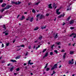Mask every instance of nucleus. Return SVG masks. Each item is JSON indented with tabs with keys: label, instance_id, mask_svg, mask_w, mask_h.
Instances as JSON below:
<instances>
[{
	"label": "nucleus",
	"instance_id": "f257e3e1",
	"mask_svg": "<svg viewBox=\"0 0 76 76\" xmlns=\"http://www.w3.org/2000/svg\"><path fill=\"white\" fill-rule=\"evenodd\" d=\"M12 6V5H8L7 6H6V7L4 8V9H5V10H7V9H9L10 7H11Z\"/></svg>",
	"mask_w": 76,
	"mask_h": 76
},
{
	"label": "nucleus",
	"instance_id": "f03ea898",
	"mask_svg": "<svg viewBox=\"0 0 76 76\" xmlns=\"http://www.w3.org/2000/svg\"><path fill=\"white\" fill-rule=\"evenodd\" d=\"M45 18V16H44V15L42 14L40 15L39 19H43V18Z\"/></svg>",
	"mask_w": 76,
	"mask_h": 76
},
{
	"label": "nucleus",
	"instance_id": "7ed1b4c3",
	"mask_svg": "<svg viewBox=\"0 0 76 76\" xmlns=\"http://www.w3.org/2000/svg\"><path fill=\"white\" fill-rule=\"evenodd\" d=\"M74 59H72L71 60H69V64H73V63H74V62L73 61Z\"/></svg>",
	"mask_w": 76,
	"mask_h": 76
},
{
	"label": "nucleus",
	"instance_id": "20e7f679",
	"mask_svg": "<svg viewBox=\"0 0 76 76\" xmlns=\"http://www.w3.org/2000/svg\"><path fill=\"white\" fill-rule=\"evenodd\" d=\"M72 36H73V38H76V34L74 33H72V34L70 35L69 36V37H72Z\"/></svg>",
	"mask_w": 76,
	"mask_h": 76
},
{
	"label": "nucleus",
	"instance_id": "39448f33",
	"mask_svg": "<svg viewBox=\"0 0 76 76\" xmlns=\"http://www.w3.org/2000/svg\"><path fill=\"white\" fill-rule=\"evenodd\" d=\"M12 4H15L16 5H17L18 4V2H15L14 1H11Z\"/></svg>",
	"mask_w": 76,
	"mask_h": 76
},
{
	"label": "nucleus",
	"instance_id": "423d86ee",
	"mask_svg": "<svg viewBox=\"0 0 76 76\" xmlns=\"http://www.w3.org/2000/svg\"><path fill=\"white\" fill-rule=\"evenodd\" d=\"M69 23L70 25H72V24H73V23H74V21L73 20H72L69 21Z\"/></svg>",
	"mask_w": 76,
	"mask_h": 76
},
{
	"label": "nucleus",
	"instance_id": "0eeeda50",
	"mask_svg": "<svg viewBox=\"0 0 76 76\" xmlns=\"http://www.w3.org/2000/svg\"><path fill=\"white\" fill-rule=\"evenodd\" d=\"M25 16H24L23 15L22 16V18H20V20H23V19H25Z\"/></svg>",
	"mask_w": 76,
	"mask_h": 76
},
{
	"label": "nucleus",
	"instance_id": "6e6552de",
	"mask_svg": "<svg viewBox=\"0 0 76 76\" xmlns=\"http://www.w3.org/2000/svg\"><path fill=\"white\" fill-rule=\"evenodd\" d=\"M6 6V4L4 3L2 4V5H1V7H5V6Z\"/></svg>",
	"mask_w": 76,
	"mask_h": 76
},
{
	"label": "nucleus",
	"instance_id": "1a4fd4ad",
	"mask_svg": "<svg viewBox=\"0 0 76 76\" xmlns=\"http://www.w3.org/2000/svg\"><path fill=\"white\" fill-rule=\"evenodd\" d=\"M52 5V4H50L48 5L49 6V8L50 9H52V6H51V5Z\"/></svg>",
	"mask_w": 76,
	"mask_h": 76
},
{
	"label": "nucleus",
	"instance_id": "9d476101",
	"mask_svg": "<svg viewBox=\"0 0 76 76\" xmlns=\"http://www.w3.org/2000/svg\"><path fill=\"white\" fill-rule=\"evenodd\" d=\"M6 31H5V32H3V34H4L5 33V35L7 36V35H8V34H9V33L8 32H7V33H6Z\"/></svg>",
	"mask_w": 76,
	"mask_h": 76
},
{
	"label": "nucleus",
	"instance_id": "9b49d317",
	"mask_svg": "<svg viewBox=\"0 0 76 76\" xmlns=\"http://www.w3.org/2000/svg\"><path fill=\"white\" fill-rule=\"evenodd\" d=\"M53 67L57 69V64H55L53 66Z\"/></svg>",
	"mask_w": 76,
	"mask_h": 76
},
{
	"label": "nucleus",
	"instance_id": "f8f14e48",
	"mask_svg": "<svg viewBox=\"0 0 76 76\" xmlns=\"http://www.w3.org/2000/svg\"><path fill=\"white\" fill-rule=\"evenodd\" d=\"M34 20V17L31 18H30V21L31 22H32V21H33Z\"/></svg>",
	"mask_w": 76,
	"mask_h": 76
},
{
	"label": "nucleus",
	"instance_id": "ddd939ff",
	"mask_svg": "<svg viewBox=\"0 0 76 76\" xmlns=\"http://www.w3.org/2000/svg\"><path fill=\"white\" fill-rule=\"evenodd\" d=\"M11 61H12V62H13V63H14V62H17L15 60H13V59H12L11 60Z\"/></svg>",
	"mask_w": 76,
	"mask_h": 76
},
{
	"label": "nucleus",
	"instance_id": "4468645a",
	"mask_svg": "<svg viewBox=\"0 0 76 76\" xmlns=\"http://www.w3.org/2000/svg\"><path fill=\"white\" fill-rule=\"evenodd\" d=\"M20 56H17V57H16L15 58L16 60H17V59H18L19 58H20Z\"/></svg>",
	"mask_w": 76,
	"mask_h": 76
},
{
	"label": "nucleus",
	"instance_id": "2eb2a0df",
	"mask_svg": "<svg viewBox=\"0 0 76 76\" xmlns=\"http://www.w3.org/2000/svg\"><path fill=\"white\" fill-rule=\"evenodd\" d=\"M13 69H14V66H12V67L10 69V71L11 72H12L13 70Z\"/></svg>",
	"mask_w": 76,
	"mask_h": 76
},
{
	"label": "nucleus",
	"instance_id": "dca6fc26",
	"mask_svg": "<svg viewBox=\"0 0 76 76\" xmlns=\"http://www.w3.org/2000/svg\"><path fill=\"white\" fill-rule=\"evenodd\" d=\"M58 35V33H56V35L54 37V38H58V36L57 35Z\"/></svg>",
	"mask_w": 76,
	"mask_h": 76
},
{
	"label": "nucleus",
	"instance_id": "f3484780",
	"mask_svg": "<svg viewBox=\"0 0 76 76\" xmlns=\"http://www.w3.org/2000/svg\"><path fill=\"white\" fill-rule=\"evenodd\" d=\"M46 27H47V26H42L41 28L42 29H45L46 28Z\"/></svg>",
	"mask_w": 76,
	"mask_h": 76
},
{
	"label": "nucleus",
	"instance_id": "a211bd4d",
	"mask_svg": "<svg viewBox=\"0 0 76 76\" xmlns=\"http://www.w3.org/2000/svg\"><path fill=\"white\" fill-rule=\"evenodd\" d=\"M38 28H39L38 27H37L36 28H34V30L37 31V30H38Z\"/></svg>",
	"mask_w": 76,
	"mask_h": 76
},
{
	"label": "nucleus",
	"instance_id": "6ab92c4d",
	"mask_svg": "<svg viewBox=\"0 0 76 76\" xmlns=\"http://www.w3.org/2000/svg\"><path fill=\"white\" fill-rule=\"evenodd\" d=\"M48 52H47L45 53V56L47 57V56H48Z\"/></svg>",
	"mask_w": 76,
	"mask_h": 76
},
{
	"label": "nucleus",
	"instance_id": "aec40b11",
	"mask_svg": "<svg viewBox=\"0 0 76 76\" xmlns=\"http://www.w3.org/2000/svg\"><path fill=\"white\" fill-rule=\"evenodd\" d=\"M56 44L57 45H60L61 43H60V42H56Z\"/></svg>",
	"mask_w": 76,
	"mask_h": 76
},
{
	"label": "nucleus",
	"instance_id": "412c9836",
	"mask_svg": "<svg viewBox=\"0 0 76 76\" xmlns=\"http://www.w3.org/2000/svg\"><path fill=\"white\" fill-rule=\"evenodd\" d=\"M54 46V45H52L51 46V48H52V50H53V48H54L53 47Z\"/></svg>",
	"mask_w": 76,
	"mask_h": 76
},
{
	"label": "nucleus",
	"instance_id": "4be33fe9",
	"mask_svg": "<svg viewBox=\"0 0 76 76\" xmlns=\"http://www.w3.org/2000/svg\"><path fill=\"white\" fill-rule=\"evenodd\" d=\"M42 36H40L39 37V39H40V40H41V39H42Z\"/></svg>",
	"mask_w": 76,
	"mask_h": 76
},
{
	"label": "nucleus",
	"instance_id": "5701e85b",
	"mask_svg": "<svg viewBox=\"0 0 76 76\" xmlns=\"http://www.w3.org/2000/svg\"><path fill=\"white\" fill-rule=\"evenodd\" d=\"M70 54H74V52H73V51H70Z\"/></svg>",
	"mask_w": 76,
	"mask_h": 76
},
{
	"label": "nucleus",
	"instance_id": "b1692460",
	"mask_svg": "<svg viewBox=\"0 0 76 76\" xmlns=\"http://www.w3.org/2000/svg\"><path fill=\"white\" fill-rule=\"evenodd\" d=\"M41 15V14H39L37 15L36 17L37 18H39V16Z\"/></svg>",
	"mask_w": 76,
	"mask_h": 76
},
{
	"label": "nucleus",
	"instance_id": "393cba45",
	"mask_svg": "<svg viewBox=\"0 0 76 76\" xmlns=\"http://www.w3.org/2000/svg\"><path fill=\"white\" fill-rule=\"evenodd\" d=\"M48 63H47L46 64V65L44 68V69H46L47 67V66H48Z\"/></svg>",
	"mask_w": 76,
	"mask_h": 76
},
{
	"label": "nucleus",
	"instance_id": "a878e982",
	"mask_svg": "<svg viewBox=\"0 0 76 76\" xmlns=\"http://www.w3.org/2000/svg\"><path fill=\"white\" fill-rule=\"evenodd\" d=\"M3 28H4V29H6V25H4Z\"/></svg>",
	"mask_w": 76,
	"mask_h": 76
},
{
	"label": "nucleus",
	"instance_id": "bb28decb",
	"mask_svg": "<svg viewBox=\"0 0 76 76\" xmlns=\"http://www.w3.org/2000/svg\"><path fill=\"white\" fill-rule=\"evenodd\" d=\"M60 9H61V8H59L58 9H57L56 10V13L57 12H58V11H59V10H60Z\"/></svg>",
	"mask_w": 76,
	"mask_h": 76
},
{
	"label": "nucleus",
	"instance_id": "cd10ccee",
	"mask_svg": "<svg viewBox=\"0 0 76 76\" xmlns=\"http://www.w3.org/2000/svg\"><path fill=\"white\" fill-rule=\"evenodd\" d=\"M46 50H47V49H44V50H43L42 52L43 53H44V52H45V51H46Z\"/></svg>",
	"mask_w": 76,
	"mask_h": 76
},
{
	"label": "nucleus",
	"instance_id": "c85d7f7f",
	"mask_svg": "<svg viewBox=\"0 0 76 76\" xmlns=\"http://www.w3.org/2000/svg\"><path fill=\"white\" fill-rule=\"evenodd\" d=\"M70 18H71V16H69V17L68 18H67V21H69V20L70 19Z\"/></svg>",
	"mask_w": 76,
	"mask_h": 76
},
{
	"label": "nucleus",
	"instance_id": "c756f323",
	"mask_svg": "<svg viewBox=\"0 0 76 76\" xmlns=\"http://www.w3.org/2000/svg\"><path fill=\"white\" fill-rule=\"evenodd\" d=\"M56 4H55V3H54V4L53 5V7H56Z\"/></svg>",
	"mask_w": 76,
	"mask_h": 76
},
{
	"label": "nucleus",
	"instance_id": "7c9ffc66",
	"mask_svg": "<svg viewBox=\"0 0 76 76\" xmlns=\"http://www.w3.org/2000/svg\"><path fill=\"white\" fill-rule=\"evenodd\" d=\"M54 51L55 52V53H56V54H57V53H58V51H57V50H54Z\"/></svg>",
	"mask_w": 76,
	"mask_h": 76
},
{
	"label": "nucleus",
	"instance_id": "2f4dec72",
	"mask_svg": "<svg viewBox=\"0 0 76 76\" xmlns=\"http://www.w3.org/2000/svg\"><path fill=\"white\" fill-rule=\"evenodd\" d=\"M18 3L17 2V5H18V4H20L21 3V2L18 1Z\"/></svg>",
	"mask_w": 76,
	"mask_h": 76
},
{
	"label": "nucleus",
	"instance_id": "473e14b6",
	"mask_svg": "<svg viewBox=\"0 0 76 76\" xmlns=\"http://www.w3.org/2000/svg\"><path fill=\"white\" fill-rule=\"evenodd\" d=\"M9 44H10V43H6V45L7 47V46H8L9 45Z\"/></svg>",
	"mask_w": 76,
	"mask_h": 76
},
{
	"label": "nucleus",
	"instance_id": "72a5a7b5",
	"mask_svg": "<svg viewBox=\"0 0 76 76\" xmlns=\"http://www.w3.org/2000/svg\"><path fill=\"white\" fill-rule=\"evenodd\" d=\"M29 19H30V17H28L26 19V20H29Z\"/></svg>",
	"mask_w": 76,
	"mask_h": 76
},
{
	"label": "nucleus",
	"instance_id": "f704fd0d",
	"mask_svg": "<svg viewBox=\"0 0 76 76\" xmlns=\"http://www.w3.org/2000/svg\"><path fill=\"white\" fill-rule=\"evenodd\" d=\"M28 49H31V45H30L28 47Z\"/></svg>",
	"mask_w": 76,
	"mask_h": 76
},
{
	"label": "nucleus",
	"instance_id": "c9c22d12",
	"mask_svg": "<svg viewBox=\"0 0 76 76\" xmlns=\"http://www.w3.org/2000/svg\"><path fill=\"white\" fill-rule=\"evenodd\" d=\"M60 13H61V12H56V14H57V15H60Z\"/></svg>",
	"mask_w": 76,
	"mask_h": 76
},
{
	"label": "nucleus",
	"instance_id": "e433bc0d",
	"mask_svg": "<svg viewBox=\"0 0 76 76\" xmlns=\"http://www.w3.org/2000/svg\"><path fill=\"white\" fill-rule=\"evenodd\" d=\"M28 52L26 51V54H25V56H27V55H28Z\"/></svg>",
	"mask_w": 76,
	"mask_h": 76
},
{
	"label": "nucleus",
	"instance_id": "4c0bfd02",
	"mask_svg": "<svg viewBox=\"0 0 76 76\" xmlns=\"http://www.w3.org/2000/svg\"><path fill=\"white\" fill-rule=\"evenodd\" d=\"M53 54V52H50V55H52Z\"/></svg>",
	"mask_w": 76,
	"mask_h": 76
},
{
	"label": "nucleus",
	"instance_id": "58836bf2",
	"mask_svg": "<svg viewBox=\"0 0 76 76\" xmlns=\"http://www.w3.org/2000/svg\"><path fill=\"white\" fill-rule=\"evenodd\" d=\"M32 12L33 13H35V10H32Z\"/></svg>",
	"mask_w": 76,
	"mask_h": 76
},
{
	"label": "nucleus",
	"instance_id": "ea45409f",
	"mask_svg": "<svg viewBox=\"0 0 76 76\" xmlns=\"http://www.w3.org/2000/svg\"><path fill=\"white\" fill-rule=\"evenodd\" d=\"M61 17H64V15H65V14H63V15H61Z\"/></svg>",
	"mask_w": 76,
	"mask_h": 76
},
{
	"label": "nucleus",
	"instance_id": "a19ab883",
	"mask_svg": "<svg viewBox=\"0 0 76 76\" xmlns=\"http://www.w3.org/2000/svg\"><path fill=\"white\" fill-rule=\"evenodd\" d=\"M55 68L53 66V67L51 69V70H54Z\"/></svg>",
	"mask_w": 76,
	"mask_h": 76
},
{
	"label": "nucleus",
	"instance_id": "79ce46f5",
	"mask_svg": "<svg viewBox=\"0 0 76 76\" xmlns=\"http://www.w3.org/2000/svg\"><path fill=\"white\" fill-rule=\"evenodd\" d=\"M31 60H29L28 63V64H29L31 63Z\"/></svg>",
	"mask_w": 76,
	"mask_h": 76
},
{
	"label": "nucleus",
	"instance_id": "37998d69",
	"mask_svg": "<svg viewBox=\"0 0 76 76\" xmlns=\"http://www.w3.org/2000/svg\"><path fill=\"white\" fill-rule=\"evenodd\" d=\"M4 9L1 10V12H2H2H3V11H4Z\"/></svg>",
	"mask_w": 76,
	"mask_h": 76
},
{
	"label": "nucleus",
	"instance_id": "c03bdc74",
	"mask_svg": "<svg viewBox=\"0 0 76 76\" xmlns=\"http://www.w3.org/2000/svg\"><path fill=\"white\" fill-rule=\"evenodd\" d=\"M20 47H24L25 45H20Z\"/></svg>",
	"mask_w": 76,
	"mask_h": 76
},
{
	"label": "nucleus",
	"instance_id": "a18cd8bd",
	"mask_svg": "<svg viewBox=\"0 0 76 76\" xmlns=\"http://www.w3.org/2000/svg\"><path fill=\"white\" fill-rule=\"evenodd\" d=\"M39 2H37V3H36L35 4V5H38V4H39Z\"/></svg>",
	"mask_w": 76,
	"mask_h": 76
},
{
	"label": "nucleus",
	"instance_id": "49530a36",
	"mask_svg": "<svg viewBox=\"0 0 76 76\" xmlns=\"http://www.w3.org/2000/svg\"><path fill=\"white\" fill-rule=\"evenodd\" d=\"M50 70V68H47L46 69V71H48Z\"/></svg>",
	"mask_w": 76,
	"mask_h": 76
},
{
	"label": "nucleus",
	"instance_id": "de8ad7c7",
	"mask_svg": "<svg viewBox=\"0 0 76 76\" xmlns=\"http://www.w3.org/2000/svg\"><path fill=\"white\" fill-rule=\"evenodd\" d=\"M19 70H20V69H19V68H18L16 69V71H19Z\"/></svg>",
	"mask_w": 76,
	"mask_h": 76
},
{
	"label": "nucleus",
	"instance_id": "09e8293b",
	"mask_svg": "<svg viewBox=\"0 0 76 76\" xmlns=\"http://www.w3.org/2000/svg\"><path fill=\"white\" fill-rule=\"evenodd\" d=\"M61 51L62 53H64V52H65V51L63 49L61 50Z\"/></svg>",
	"mask_w": 76,
	"mask_h": 76
},
{
	"label": "nucleus",
	"instance_id": "8fccbe9b",
	"mask_svg": "<svg viewBox=\"0 0 76 76\" xmlns=\"http://www.w3.org/2000/svg\"><path fill=\"white\" fill-rule=\"evenodd\" d=\"M74 28H75V27H71L70 28V29H74Z\"/></svg>",
	"mask_w": 76,
	"mask_h": 76
},
{
	"label": "nucleus",
	"instance_id": "3c124183",
	"mask_svg": "<svg viewBox=\"0 0 76 76\" xmlns=\"http://www.w3.org/2000/svg\"><path fill=\"white\" fill-rule=\"evenodd\" d=\"M49 15L50 14H49L47 13V14H46V16H49Z\"/></svg>",
	"mask_w": 76,
	"mask_h": 76
},
{
	"label": "nucleus",
	"instance_id": "603ef678",
	"mask_svg": "<svg viewBox=\"0 0 76 76\" xmlns=\"http://www.w3.org/2000/svg\"><path fill=\"white\" fill-rule=\"evenodd\" d=\"M31 3L29 2L28 3V6H29L30 5H31Z\"/></svg>",
	"mask_w": 76,
	"mask_h": 76
},
{
	"label": "nucleus",
	"instance_id": "864d4df0",
	"mask_svg": "<svg viewBox=\"0 0 76 76\" xmlns=\"http://www.w3.org/2000/svg\"><path fill=\"white\" fill-rule=\"evenodd\" d=\"M3 1V0H0V3H1Z\"/></svg>",
	"mask_w": 76,
	"mask_h": 76
},
{
	"label": "nucleus",
	"instance_id": "5fc2aeb1",
	"mask_svg": "<svg viewBox=\"0 0 76 76\" xmlns=\"http://www.w3.org/2000/svg\"><path fill=\"white\" fill-rule=\"evenodd\" d=\"M56 72H55V71L54 70H53V74H55L56 73Z\"/></svg>",
	"mask_w": 76,
	"mask_h": 76
},
{
	"label": "nucleus",
	"instance_id": "6e6d98bb",
	"mask_svg": "<svg viewBox=\"0 0 76 76\" xmlns=\"http://www.w3.org/2000/svg\"><path fill=\"white\" fill-rule=\"evenodd\" d=\"M63 58H64V59L65 58H66V56H65V55H64L63 56Z\"/></svg>",
	"mask_w": 76,
	"mask_h": 76
},
{
	"label": "nucleus",
	"instance_id": "4d7b16f0",
	"mask_svg": "<svg viewBox=\"0 0 76 76\" xmlns=\"http://www.w3.org/2000/svg\"><path fill=\"white\" fill-rule=\"evenodd\" d=\"M2 47L3 48V47H4V44H3V43H2Z\"/></svg>",
	"mask_w": 76,
	"mask_h": 76
},
{
	"label": "nucleus",
	"instance_id": "13d9d810",
	"mask_svg": "<svg viewBox=\"0 0 76 76\" xmlns=\"http://www.w3.org/2000/svg\"><path fill=\"white\" fill-rule=\"evenodd\" d=\"M71 10V8H70L69 9V8H67V10Z\"/></svg>",
	"mask_w": 76,
	"mask_h": 76
},
{
	"label": "nucleus",
	"instance_id": "bf43d9fd",
	"mask_svg": "<svg viewBox=\"0 0 76 76\" xmlns=\"http://www.w3.org/2000/svg\"><path fill=\"white\" fill-rule=\"evenodd\" d=\"M62 16V15H61L59 16H58V18H61V16Z\"/></svg>",
	"mask_w": 76,
	"mask_h": 76
},
{
	"label": "nucleus",
	"instance_id": "052dcab7",
	"mask_svg": "<svg viewBox=\"0 0 76 76\" xmlns=\"http://www.w3.org/2000/svg\"><path fill=\"white\" fill-rule=\"evenodd\" d=\"M34 64V63L32 62V63H30L29 64H30V65H32V64Z\"/></svg>",
	"mask_w": 76,
	"mask_h": 76
},
{
	"label": "nucleus",
	"instance_id": "680f3d73",
	"mask_svg": "<svg viewBox=\"0 0 76 76\" xmlns=\"http://www.w3.org/2000/svg\"><path fill=\"white\" fill-rule=\"evenodd\" d=\"M15 41H16L15 39L13 41V43H14L15 42Z\"/></svg>",
	"mask_w": 76,
	"mask_h": 76
},
{
	"label": "nucleus",
	"instance_id": "e2e57ef3",
	"mask_svg": "<svg viewBox=\"0 0 76 76\" xmlns=\"http://www.w3.org/2000/svg\"><path fill=\"white\" fill-rule=\"evenodd\" d=\"M10 64H11L10 63V64H7L8 66H10Z\"/></svg>",
	"mask_w": 76,
	"mask_h": 76
},
{
	"label": "nucleus",
	"instance_id": "0e129e2a",
	"mask_svg": "<svg viewBox=\"0 0 76 76\" xmlns=\"http://www.w3.org/2000/svg\"><path fill=\"white\" fill-rule=\"evenodd\" d=\"M20 49H21V48H20V49H17V51H19V50H20Z\"/></svg>",
	"mask_w": 76,
	"mask_h": 76
},
{
	"label": "nucleus",
	"instance_id": "69168bd1",
	"mask_svg": "<svg viewBox=\"0 0 76 76\" xmlns=\"http://www.w3.org/2000/svg\"><path fill=\"white\" fill-rule=\"evenodd\" d=\"M17 75V73H14V75L15 76H16V75Z\"/></svg>",
	"mask_w": 76,
	"mask_h": 76
},
{
	"label": "nucleus",
	"instance_id": "338daca9",
	"mask_svg": "<svg viewBox=\"0 0 76 76\" xmlns=\"http://www.w3.org/2000/svg\"><path fill=\"white\" fill-rule=\"evenodd\" d=\"M20 16V15H18L17 16V18H19V16Z\"/></svg>",
	"mask_w": 76,
	"mask_h": 76
},
{
	"label": "nucleus",
	"instance_id": "774afa93",
	"mask_svg": "<svg viewBox=\"0 0 76 76\" xmlns=\"http://www.w3.org/2000/svg\"><path fill=\"white\" fill-rule=\"evenodd\" d=\"M38 42V40H37V41H35L34 42L36 43V42Z\"/></svg>",
	"mask_w": 76,
	"mask_h": 76
}]
</instances>
